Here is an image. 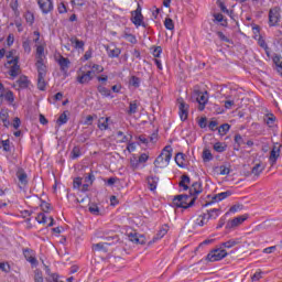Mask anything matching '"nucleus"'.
I'll list each match as a JSON object with an SVG mask.
<instances>
[{"mask_svg":"<svg viewBox=\"0 0 282 282\" xmlns=\"http://www.w3.org/2000/svg\"><path fill=\"white\" fill-rule=\"evenodd\" d=\"M57 10L59 14H65L67 12V7L65 6V3L61 2L57 7Z\"/></svg>","mask_w":282,"mask_h":282,"instance_id":"69168bd1","label":"nucleus"},{"mask_svg":"<svg viewBox=\"0 0 282 282\" xmlns=\"http://www.w3.org/2000/svg\"><path fill=\"white\" fill-rule=\"evenodd\" d=\"M219 208L209 209L207 212L208 218L207 219H217L219 217Z\"/></svg>","mask_w":282,"mask_h":282,"instance_id":"473e14b6","label":"nucleus"},{"mask_svg":"<svg viewBox=\"0 0 282 282\" xmlns=\"http://www.w3.org/2000/svg\"><path fill=\"white\" fill-rule=\"evenodd\" d=\"M37 69V76H47V66L43 63V58H40L35 63Z\"/></svg>","mask_w":282,"mask_h":282,"instance_id":"dca6fc26","label":"nucleus"},{"mask_svg":"<svg viewBox=\"0 0 282 282\" xmlns=\"http://www.w3.org/2000/svg\"><path fill=\"white\" fill-rule=\"evenodd\" d=\"M166 232L167 230L165 228H162L149 243H155L156 241H160V239H162L166 235Z\"/></svg>","mask_w":282,"mask_h":282,"instance_id":"7c9ffc66","label":"nucleus"},{"mask_svg":"<svg viewBox=\"0 0 282 282\" xmlns=\"http://www.w3.org/2000/svg\"><path fill=\"white\" fill-rule=\"evenodd\" d=\"M194 96H196V102H198V111H204L206 105H208V91H200L199 89H194Z\"/></svg>","mask_w":282,"mask_h":282,"instance_id":"f03ea898","label":"nucleus"},{"mask_svg":"<svg viewBox=\"0 0 282 282\" xmlns=\"http://www.w3.org/2000/svg\"><path fill=\"white\" fill-rule=\"evenodd\" d=\"M235 142L236 144H238V148L236 149V151H239V147H241V144H246V141H243V137H241V134L235 135Z\"/></svg>","mask_w":282,"mask_h":282,"instance_id":"37998d69","label":"nucleus"},{"mask_svg":"<svg viewBox=\"0 0 282 282\" xmlns=\"http://www.w3.org/2000/svg\"><path fill=\"white\" fill-rule=\"evenodd\" d=\"M154 166H156V169H164V166H166V161L164 160L163 155H159L155 161H154Z\"/></svg>","mask_w":282,"mask_h":282,"instance_id":"cd10ccee","label":"nucleus"},{"mask_svg":"<svg viewBox=\"0 0 282 282\" xmlns=\"http://www.w3.org/2000/svg\"><path fill=\"white\" fill-rule=\"evenodd\" d=\"M1 144H2L3 151H6L7 153H10V139L2 140Z\"/></svg>","mask_w":282,"mask_h":282,"instance_id":"864d4df0","label":"nucleus"},{"mask_svg":"<svg viewBox=\"0 0 282 282\" xmlns=\"http://www.w3.org/2000/svg\"><path fill=\"white\" fill-rule=\"evenodd\" d=\"M9 65H12L10 68V76L17 78L21 74V66L19 65V57L15 56L13 59L8 62Z\"/></svg>","mask_w":282,"mask_h":282,"instance_id":"9b49d317","label":"nucleus"},{"mask_svg":"<svg viewBox=\"0 0 282 282\" xmlns=\"http://www.w3.org/2000/svg\"><path fill=\"white\" fill-rule=\"evenodd\" d=\"M161 155L163 156V160H165V166H169L171 158H173V148H171V145H166L161 152Z\"/></svg>","mask_w":282,"mask_h":282,"instance_id":"2eb2a0df","label":"nucleus"},{"mask_svg":"<svg viewBox=\"0 0 282 282\" xmlns=\"http://www.w3.org/2000/svg\"><path fill=\"white\" fill-rule=\"evenodd\" d=\"M57 124L61 127L67 124V111H64L57 119Z\"/></svg>","mask_w":282,"mask_h":282,"instance_id":"c9c22d12","label":"nucleus"},{"mask_svg":"<svg viewBox=\"0 0 282 282\" xmlns=\"http://www.w3.org/2000/svg\"><path fill=\"white\" fill-rule=\"evenodd\" d=\"M227 131H230V124L228 123H224L218 128V133H220V135H226Z\"/></svg>","mask_w":282,"mask_h":282,"instance_id":"ea45409f","label":"nucleus"},{"mask_svg":"<svg viewBox=\"0 0 282 282\" xmlns=\"http://www.w3.org/2000/svg\"><path fill=\"white\" fill-rule=\"evenodd\" d=\"M0 270L8 274L10 272V264H6V262H0Z\"/></svg>","mask_w":282,"mask_h":282,"instance_id":"338daca9","label":"nucleus"},{"mask_svg":"<svg viewBox=\"0 0 282 282\" xmlns=\"http://www.w3.org/2000/svg\"><path fill=\"white\" fill-rule=\"evenodd\" d=\"M46 75H37V89L40 91H45V87H47V82H45Z\"/></svg>","mask_w":282,"mask_h":282,"instance_id":"b1692460","label":"nucleus"},{"mask_svg":"<svg viewBox=\"0 0 282 282\" xmlns=\"http://www.w3.org/2000/svg\"><path fill=\"white\" fill-rule=\"evenodd\" d=\"M127 113L128 116H133V113H138V100L131 101L129 104V109Z\"/></svg>","mask_w":282,"mask_h":282,"instance_id":"bb28decb","label":"nucleus"},{"mask_svg":"<svg viewBox=\"0 0 282 282\" xmlns=\"http://www.w3.org/2000/svg\"><path fill=\"white\" fill-rule=\"evenodd\" d=\"M203 160L204 162H210V160H213V153H210V150L205 149L203 151Z\"/></svg>","mask_w":282,"mask_h":282,"instance_id":"e433bc0d","label":"nucleus"},{"mask_svg":"<svg viewBox=\"0 0 282 282\" xmlns=\"http://www.w3.org/2000/svg\"><path fill=\"white\" fill-rule=\"evenodd\" d=\"M196 226H206V214L200 215V216L196 219Z\"/></svg>","mask_w":282,"mask_h":282,"instance_id":"603ef678","label":"nucleus"},{"mask_svg":"<svg viewBox=\"0 0 282 282\" xmlns=\"http://www.w3.org/2000/svg\"><path fill=\"white\" fill-rule=\"evenodd\" d=\"M160 182V177L158 176H150L148 177V186L150 191H155L158 188V183Z\"/></svg>","mask_w":282,"mask_h":282,"instance_id":"412c9836","label":"nucleus"},{"mask_svg":"<svg viewBox=\"0 0 282 282\" xmlns=\"http://www.w3.org/2000/svg\"><path fill=\"white\" fill-rule=\"evenodd\" d=\"M37 6L42 14H50L54 11V1L53 0H37Z\"/></svg>","mask_w":282,"mask_h":282,"instance_id":"0eeeda50","label":"nucleus"},{"mask_svg":"<svg viewBox=\"0 0 282 282\" xmlns=\"http://www.w3.org/2000/svg\"><path fill=\"white\" fill-rule=\"evenodd\" d=\"M118 236H110L106 238V241L104 243H106V246H112V243H118Z\"/></svg>","mask_w":282,"mask_h":282,"instance_id":"a19ab883","label":"nucleus"},{"mask_svg":"<svg viewBox=\"0 0 282 282\" xmlns=\"http://www.w3.org/2000/svg\"><path fill=\"white\" fill-rule=\"evenodd\" d=\"M281 21V8L274 7L269 10V25L274 28Z\"/></svg>","mask_w":282,"mask_h":282,"instance_id":"7ed1b4c3","label":"nucleus"},{"mask_svg":"<svg viewBox=\"0 0 282 282\" xmlns=\"http://www.w3.org/2000/svg\"><path fill=\"white\" fill-rule=\"evenodd\" d=\"M130 85L135 88L140 87V77L132 76L130 78Z\"/></svg>","mask_w":282,"mask_h":282,"instance_id":"3c124183","label":"nucleus"},{"mask_svg":"<svg viewBox=\"0 0 282 282\" xmlns=\"http://www.w3.org/2000/svg\"><path fill=\"white\" fill-rule=\"evenodd\" d=\"M218 170L221 175H230V166L220 165Z\"/></svg>","mask_w":282,"mask_h":282,"instance_id":"49530a36","label":"nucleus"},{"mask_svg":"<svg viewBox=\"0 0 282 282\" xmlns=\"http://www.w3.org/2000/svg\"><path fill=\"white\" fill-rule=\"evenodd\" d=\"M77 83H79V85H87L90 80H94V72L93 70H83V68H80L77 72V77H76Z\"/></svg>","mask_w":282,"mask_h":282,"instance_id":"20e7f679","label":"nucleus"},{"mask_svg":"<svg viewBox=\"0 0 282 282\" xmlns=\"http://www.w3.org/2000/svg\"><path fill=\"white\" fill-rule=\"evenodd\" d=\"M131 14H132L131 21L133 24L137 25V28H139V25H142L143 28H145L144 22H142L144 19V15H142V7H140V4H138L137 10L132 11Z\"/></svg>","mask_w":282,"mask_h":282,"instance_id":"423d86ee","label":"nucleus"},{"mask_svg":"<svg viewBox=\"0 0 282 282\" xmlns=\"http://www.w3.org/2000/svg\"><path fill=\"white\" fill-rule=\"evenodd\" d=\"M214 19H215V21H217L218 23H221V25L224 26V28H226V25H228V22L225 20L224 21V14H221V13H216V14H214Z\"/></svg>","mask_w":282,"mask_h":282,"instance_id":"f704fd0d","label":"nucleus"},{"mask_svg":"<svg viewBox=\"0 0 282 282\" xmlns=\"http://www.w3.org/2000/svg\"><path fill=\"white\" fill-rule=\"evenodd\" d=\"M69 42L72 43V45H74L75 50H84V47H85V42L78 40V37H76V36H72L69 39Z\"/></svg>","mask_w":282,"mask_h":282,"instance_id":"4be33fe9","label":"nucleus"},{"mask_svg":"<svg viewBox=\"0 0 282 282\" xmlns=\"http://www.w3.org/2000/svg\"><path fill=\"white\" fill-rule=\"evenodd\" d=\"M164 25L166 30H175V23L173 22V19L166 18L164 21Z\"/></svg>","mask_w":282,"mask_h":282,"instance_id":"58836bf2","label":"nucleus"},{"mask_svg":"<svg viewBox=\"0 0 282 282\" xmlns=\"http://www.w3.org/2000/svg\"><path fill=\"white\" fill-rule=\"evenodd\" d=\"M230 195H232V192H230V191L216 194L212 197V203L215 204V202H223V199L230 197Z\"/></svg>","mask_w":282,"mask_h":282,"instance_id":"f3484780","label":"nucleus"},{"mask_svg":"<svg viewBox=\"0 0 282 282\" xmlns=\"http://www.w3.org/2000/svg\"><path fill=\"white\" fill-rule=\"evenodd\" d=\"M152 54H153L154 58H160V54H162V46L154 47Z\"/></svg>","mask_w":282,"mask_h":282,"instance_id":"052dcab7","label":"nucleus"},{"mask_svg":"<svg viewBox=\"0 0 282 282\" xmlns=\"http://www.w3.org/2000/svg\"><path fill=\"white\" fill-rule=\"evenodd\" d=\"M97 89L99 94H101V96H105L106 98H109V96H111V90H109V88L105 86H98Z\"/></svg>","mask_w":282,"mask_h":282,"instance_id":"72a5a7b5","label":"nucleus"},{"mask_svg":"<svg viewBox=\"0 0 282 282\" xmlns=\"http://www.w3.org/2000/svg\"><path fill=\"white\" fill-rule=\"evenodd\" d=\"M52 207V205H50V203H47V202H42L41 203V208H42V210L44 212V213H50V208Z\"/></svg>","mask_w":282,"mask_h":282,"instance_id":"13d9d810","label":"nucleus"},{"mask_svg":"<svg viewBox=\"0 0 282 282\" xmlns=\"http://www.w3.org/2000/svg\"><path fill=\"white\" fill-rule=\"evenodd\" d=\"M3 98L8 102H14V93H12V90H9L3 95Z\"/></svg>","mask_w":282,"mask_h":282,"instance_id":"c03bdc74","label":"nucleus"},{"mask_svg":"<svg viewBox=\"0 0 282 282\" xmlns=\"http://www.w3.org/2000/svg\"><path fill=\"white\" fill-rule=\"evenodd\" d=\"M35 219L37 224H47V216H45L43 213H40Z\"/></svg>","mask_w":282,"mask_h":282,"instance_id":"8fccbe9b","label":"nucleus"},{"mask_svg":"<svg viewBox=\"0 0 282 282\" xmlns=\"http://www.w3.org/2000/svg\"><path fill=\"white\" fill-rule=\"evenodd\" d=\"M82 184H83V178L82 177H76L73 182V187L74 188H80Z\"/></svg>","mask_w":282,"mask_h":282,"instance_id":"680f3d73","label":"nucleus"},{"mask_svg":"<svg viewBox=\"0 0 282 282\" xmlns=\"http://www.w3.org/2000/svg\"><path fill=\"white\" fill-rule=\"evenodd\" d=\"M15 175L21 186H28V173H25V170H23V167H19Z\"/></svg>","mask_w":282,"mask_h":282,"instance_id":"4468645a","label":"nucleus"},{"mask_svg":"<svg viewBox=\"0 0 282 282\" xmlns=\"http://www.w3.org/2000/svg\"><path fill=\"white\" fill-rule=\"evenodd\" d=\"M18 89H28L30 87V80H28V76L22 75L20 78L17 80Z\"/></svg>","mask_w":282,"mask_h":282,"instance_id":"6ab92c4d","label":"nucleus"},{"mask_svg":"<svg viewBox=\"0 0 282 282\" xmlns=\"http://www.w3.org/2000/svg\"><path fill=\"white\" fill-rule=\"evenodd\" d=\"M88 210L91 215H100V208L96 204L89 205Z\"/></svg>","mask_w":282,"mask_h":282,"instance_id":"4c0bfd02","label":"nucleus"},{"mask_svg":"<svg viewBox=\"0 0 282 282\" xmlns=\"http://www.w3.org/2000/svg\"><path fill=\"white\" fill-rule=\"evenodd\" d=\"M72 159L76 160L80 155V148L79 147H74L72 152H70Z\"/></svg>","mask_w":282,"mask_h":282,"instance_id":"de8ad7c7","label":"nucleus"},{"mask_svg":"<svg viewBox=\"0 0 282 282\" xmlns=\"http://www.w3.org/2000/svg\"><path fill=\"white\" fill-rule=\"evenodd\" d=\"M94 180H96V176H94V173H89L87 176H85V183L86 184H94Z\"/></svg>","mask_w":282,"mask_h":282,"instance_id":"6e6d98bb","label":"nucleus"},{"mask_svg":"<svg viewBox=\"0 0 282 282\" xmlns=\"http://www.w3.org/2000/svg\"><path fill=\"white\" fill-rule=\"evenodd\" d=\"M69 58L63 57V55L59 56L58 65L62 72H67L69 69Z\"/></svg>","mask_w":282,"mask_h":282,"instance_id":"aec40b11","label":"nucleus"},{"mask_svg":"<svg viewBox=\"0 0 282 282\" xmlns=\"http://www.w3.org/2000/svg\"><path fill=\"white\" fill-rule=\"evenodd\" d=\"M227 147L228 145L226 143L216 142L214 144V151H216L217 153H224V151H226Z\"/></svg>","mask_w":282,"mask_h":282,"instance_id":"c756f323","label":"nucleus"},{"mask_svg":"<svg viewBox=\"0 0 282 282\" xmlns=\"http://www.w3.org/2000/svg\"><path fill=\"white\" fill-rule=\"evenodd\" d=\"M24 19L26 23H30L32 25L34 23V13H32L31 11H26L24 14Z\"/></svg>","mask_w":282,"mask_h":282,"instance_id":"79ce46f5","label":"nucleus"},{"mask_svg":"<svg viewBox=\"0 0 282 282\" xmlns=\"http://www.w3.org/2000/svg\"><path fill=\"white\" fill-rule=\"evenodd\" d=\"M106 52L109 56V58H118L121 54V50L118 48L116 45H105Z\"/></svg>","mask_w":282,"mask_h":282,"instance_id":"f8f14e48","label":"nucleus"},{"mask_svg":"<svg viewBox=\"0 0 282 282\" xmlns=\"http://www.w3.org/2000/svg\"><path fill=\"white\" fill-rule=\"evenodd\" d=\"M34 282H43V272L39 269L34 271Z\"/></svg>","mask_w":282,"mask_h":282,"instance_id":"a18cd8bd","label":"nucleus"},{"mask_svg":"<svg viewBox=\"0 0 282 282\" xmlns=\"http://www.w3.org/2000/svg\"><path fill=\"white\" fill-rule=\"evenodd\" d=\"M98 129H100V131H107V129H109V117L107 118L101 117L99 119Z\"/></svg>","mask_w":282,"mask_h":282,"instance_id":"5701e85b","label":"nucleus"},{"mask_svg":"<svg viewBox=\"0 0 282 282\" xmlns=\"http://www.w3.org/2000/svg\"><path fill=\"white\" fill-rule=\"evenodd\" d=\"M44 52H45V48L42 45L37 46L36 48L37 61H41V58H43Z\"/></svg>","mask_w":282,"mask_h":282,"instance_id":"4d7b16f0","label":"nucleus"},{"mask_svg":"<svg viewBox=\"0 0 282 282\" xmlns=\"http://www.w3.org/2000/svg\"><path fill=\"white\" fill-rule=\"evenodd\" d=\"M186 155L182 152H178L175 155V162L177 164V166H184V160H185Z\"/></svg>","mask_w":282,"mask_h":282,"instance_id":"2f4dec72","label":"nucleus"},{"mask_svg":"<svg viewBox=\"0 0 282 282\" xmlns=\"http://www.w3.org/2000/svg\"><path fill=\"white\" fill-rule=\"evenodd\" d=\"M273 63H274V65L278 67V65H280V64L282 63V57L279 56V55H275V56L273 57Z\"/></svg>","mask_w":282,"mask_h":282,"instance_id":"774afa93","label":"nucleus"},{"mask_svg":"<svg viewBox=\"0 0 282 282\" xmlns=\"http://www.w3.org/2000/svg\"><path fill=\"white\" fill-rule=\"evenodd\" d=\"M207 122H208V119H206V117H203L198 121V127H200V129H206L208 124Z\"/></svg>","mask_w":282,"mask_h":282,"instance_id":"bf43d9fd","label":"nucleus"},{"mask_svg":"<svg viewBox=\"0 0 282 282\" xmlns=\"http://www.w3.org/2000/svg\"><path fill=\"white\" fill-rule=\"evenodd\" d=\"M105 246H106L105 242H99V243L93 245V250H95V251L104 250V252H107V249L105 248Z\"/></svg>","mask_w":282,"mask_h":282,"instance_id":"09e8293b","label":"nucleus"},{"mask_svg":"<svg viewBox=\"0 0 282 282\" xmlns=\"http://www.w3.org/2000/svg\"><path fill=\"white\" fill-rule=\"evenodd\" d=\"M226 257H228L226 249H214L207 254V261H221V259H226Z\"/></svg>","mask_w":282,"mask_h":282,"instance_id":"39448f33","label":"nucleus"},{"mask_svg":"<svg viewBox=\"0 0 282 282\" xmlns=\"http://www.w3.org/2000/svg\"><path fill=\"white\" fill-rule=\"evenodd\" d=\"M22 47L24 52H26V54H30V52H32V47L30 46V41H24L22 44Z\"/></svg>","mask_w":282,"mask_h":282,"instance_id":"e2e57ef3","label":"nucleus"},{"mask_svg":"<svg viewBox=\"0 0 282 282\" xmlns=\"http://www.w3.org/2000/svg\"><path fill=\"white\" fill-rule=\"evenodd\" d=\"M23 254L24 259H26V261H29V263H31L33 268H36V265H39V260H36V253L34 252V250L30 248L23 249Z\"/></svg>","mask_w":282,"mask_h":282,"instance_id":"9d476101","label":"nucleus"},{"mask_svg":"<svg viewBox=\"0 0 282 282\" xmlns=\"http://www.w3.org/2000/svg\"><path fill=\"white\" fill-rule=\"evenodd\" d=\"M279 158H281V144L276 143L273 145L269 156V162L271 166H274V164H276V160H279Z\"/></svg>","mask_w":282,"mask_h":282,"instance_id":"1a4fd4ad","label":"nucleus"},{"mask_svg":"<svg viewBox=\"0 0 282 282\" xmlns=\"http://www.w3.org/2000/svg\"><path fill=\"white\" fill-rule=\"evenodd\" d=\"M139 237L140 236H138V234H133V232L128 235V238H129L130 241H132V243H138Z\"/></svg>","mask_w":282,"mask_h":282,"instance_id":"0e129e2a","label":"nucleus"},{"mask_svg":"<svg viewBox=\"0 0 282 282\" xmlns=\"http://www.w3.org/2000/svg\"><path fill=\"white\" fill-rule=\"evenodd\" d=\"M246 219H248V217H246V216H239V217L234 218L230 221V228H235L237 226H241V224H243V221H246Z\"/></svg>","mask_w":282,"mask_h":282,"instance_id":"393cba45","label":"nucleus"},{"mask_svg":"<svg viewBox=\"0 0 282 282\" xmlns=\"http://www.w3.org/2000/svg\"><path fill=\"white\" fill-rule=\"evenodd\" d=\"M239 243H241V238H232L226 242H223L221 248L230 249V248H235V246H239Z\"/></svg>","mask_w":282,"mask_h":282,"instance_id":"a211bd4d","label":"nucleus"},{"mask_svg":"<svg viewBox=\"0 0 282 282\" xmlns=\"http://www.w3.org/2000/svg\"><path fill=\"white\" fill-rule=\"evenodd\" d=\"M217 36L218 39H220V41H224L225 43H231L230 39H228V36H226L221 31L217 32Z\"/></svg>","mask_w":282,"mask_h":282,"instance_id":"5fc2aeb1","label":"nucleus"},{"mask_svg":"<svg viewBox=\"0 0 282 282\" xmlns=\"http://www.w3.org/2000/svg\"><path fill=\"white\" fill-rule=\"evenodd\" d=\"M177 102H178V110H180V118L182 120V122L188 120V104H186L184 101L183 98H178L177 99Z\"/></svg>","mask_w":282,"mask_h":282,"instance_id":"6e6552de","label":"nucleus"},{"mask_svg":"<svg viewBox=\"0 0 282 282\" xmlns=\"http://www.w3.org/2000/svg\"><path fill=\"white\" fill-rule=\"evenodd\" d=\"M265 167L263 165H261V163H257L252 170H251V173L252 175H256V177H259L261 175V173H263V170Z\"/></svg>","mask_w":282,"mask_h":282,"instance_id":"a878e982","label":"nucleus"},{"mask_svg":"<svg viewBox=\"0 0 282 282\" xmlns=\"http://www.w3.org/2000/svg\"><path fill=\"white\" fill-rule=\"evenodd\" d=\"M203 191H204V188L202 187V182H195L189 187V195L192 197L197 198V195H200V193H203Z\"/></svg>","mask_w":282,"mask_h":282,"instance_id":"ddd939ff","label":"nucleus"},{"mask_svg":"<svg viewBox=\"0 0 282 282\" xmlns=\"http://www.w3.org/2000/svg\"><path fill=\"white\" fill-rule=\"evenodd\" d=\"M264 122L268 127H274V122H276V117L272 113L265 115Z\"/></svg>","mask_w":282,"mask_h":282,"instance_id":"c85d7f7f","label":"nucleus"},{"mask_svg":"<svg viewBox=\"0 0 282 282\" xmlns=\"http://www.w3.org/2000/svg\"><path fill=\"white\" fill-rule=\"evenodd\" d=\"M197 200V197H193L189 195H177L173 198V205L176 206V208H191V206L195 205V202Z\"/></svg>","mask_w":282,"mask_h":282,"instance_id":"f257e3e1","label":"nucleus"}]
</instances>
